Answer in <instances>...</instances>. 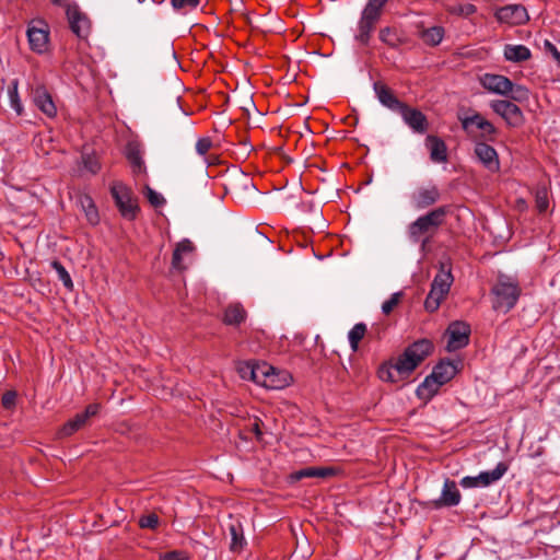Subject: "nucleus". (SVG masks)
Masks as SVG:
<instances>
[{
    "mask_svg": "<svg viewBox=\"0 0 560 560\" xmlns=\"http://www.w3.org/2000/svg\"><path fill=\"white\" fill-rule=\"evenodd\" d=\"M386 2V0H369L362 11V14L378 21L382 14V9Z\"/></svg>",
    "mask_w": 560,
    "mask_h": 560,
    "instance_id": "nucleus-32",
    "label": "nucleus"
},
{
    "mask_svg": "<svg viewBox=\"0 0 560 560\" xmlns=\"http://www.w3.org/2000/svg\"><path fill=\"white\" fill-rule=\"evenodd\" d=\"M100 410V405L98 404H91L89 405L85 410L83 412H81V415L86 419L89 420L91 417L97 415Z\"/></svg>",
    "mask_w": 560,
    "mask_h": 560,
    "instance_id": "nucleus-53",
    "label": "nucleus"
},
{
    "mask_svg": "<svg viewBox=\"0 0 560 560\" xmlns=\"http://www.w3.org/2000/svg\"><path fill=\"white\" fill-rule=\"evenodd\" d=\"M508 96L514 102L522 103V102H526L528 100L529 91L524 85L514 84L511 81V90H509Z\"/></svg>",
    "mask_w": 560,
    "mask_h": 560,
    "instance_id": "nucleus-36",
    "label": "nucleus"
},
{
    "mask_svg": "<svg viewBox=\"0 0 560 560\" xmlns=\"http://www.w3.org/2000/svg\"><path fill=\"white\" fill-rule=\"evenodd\" d=\"M459 120L462 122L463 129L468 135H475L474 127H476L478 130H480V136L488 140H491L492 136L497 132V129L492 125V122L487 120L485 117H482L478 113H475L471 116H465V117L459 116Z\"/></svg>",
    "mask_w": 560,
    "mask_h": 560,
    "instance_id": "nucleus-11",
    "label": "nucleus"
},
{
    "mask_svg": "<svg viewBox=\"0 0 560 560\" xmlns=\"http://www.w3.org/2000/svg\"><path fill=\"white\" fill-rule=\"evenodd\" d=\"M30 95L35 106L48 117H55L57 114L56 105L51 95L39 82H35L30 88Z\"/></svg>",
    "mask_w": 560,
    "mask_h": 560,
    "instance_id": "nucleus-9",
    "label": "nucleus"
},
{
    "mask_svg": "<svg viewBox=\"0 0 560 560\" xmlns=\"http://www.w3.org/2000/svg\"><path fill=\"white\" fill-rule=\"evenodd\" d=\"M376 20H373L371 18H368L365 15H361L360 22H359V34L357 35V39L362 44H368L370 39V35L372 31L374 30V26L376 24Z\"/></svg>",
    "mask_w": 560,
    "mask_h": 560,
    "instance_id": "nucleus-28",
    "label": "nucleus"
},
{
    "mask_svg": "<svg viewBox=\"0 0 560 560\" xmlns=\"http://www.w3.org/2000/svg\"><path fill=\"white\" fill-rule=\"evenodd\" d=\"M490 107L510 127H520L524 122V115L521 108L510 100H493L490 102Z\"/></svg>",
    "mask_w": 560,
    "mask_h": 560,
    "instance_id": "nucleus-7",
    "label": "nucleus"
},
{
    "mask_svg": "<svg viewBox=\"0 0 560 560\" xmlns=\"http://www.w3.org/2000/svg\"><path fill=\"white\" fill-rule=\"evenodd\" d=\"M516 205H517V209L520 211H524V210L527 209V203H526V201L524 199H518Z\"/></svg>",
    "mask_w": 560,
    "mask_h": 560,
    "instance_id": "nucleus-58",
    "label": "nucleus"
},
{
    "mask_svg": "<svg viewBox=\"0 0 560 560\" xmlns=\"http://www.w3.org/2000/svg\"><path fill=\"white\" fill-rule=\"evenodd\" d=\"M480 84L487 91L502 96H508L511 90V80L502 74L486 73L480 78Z\"/></svg>",
    "mask_w": 560,
    "mask_h": 560,
    "instance_id": "nucleus-15",
    "label": "nucleus"
},
{
    "mask_svg": "<svg viewBox=\"0 0 560 560\" xmlns=\"http://www.w3.org/2000/svg\"><path fill=\"white\" fill-rule=\"evenodd\" d=\"M110 192L121 215L133 220L139 212V206L132 190L122 183H115Z\"/></svg>",
    "mask_w": 560,
    "mask_h": 560,
    "instance_id": "nucleus-6",
    "label": "nucleus"
},
{
    "mask_svg": "<svg viewBox=\"0 0 560 560\" xmlns=\"http://www.w3.org/2000/svg\"><path fill=\"white\" fill-rule=\"evenodd\" d=\"M252 370H254L253 362H246L238 368V372H240V375L242 376V378L250 380V381H252V373H250Z\"/></svg>",
    "mask_w": 560,
    "mask_h": 560,
    "instance_id": "nucleus-51",
    "label": "nucleus"
},
{
    "mask_svg": "<svg viewBox=\"0 0 560 560\" xmlns=\"http://www.w3.org/2000/svg\"><path fill=\"white\" fill-rule=\"evenodd\" d=\"M172 266L175 269H183L184 268V266H183V254L182 253H178L177 259H175V250L173 252Z\"/></svg>",
    "mask_w": 560,
    "mask_h": 560,
    "instance_id": "nucleus-54",
    "label": "nucleus"
},
{
    "mask_svg": "<svg viewBox=\"0 0 560 560\" xmlns=\"http://www.w3.org/2000/svg\"><path fill=\"white\" fill-rule=\"evenodd\" d=\"M544 50L547 55H550L560 68V51L558 48L548 39L544 42Z\"/></svg>",
    "mask_w": 560,
    "mask_h": 560,
    "instance_id": "nucleus-44",
    "label": "nucleus"
},
{
    "mask_svg": "<svg viewBox=\"0 0 560 560\" xmlns=\"http://www.w3.org/2000/svg\"><path fill=\"white\" fill-rule=\"evenodd\" d=\"M2 406L5 409H12L15 407L16 402V393L14 390H8L2 396Z\"/></svg>",
    "mask_w": 560,
    "mask_h": 560,
    "instance_id": "nucleus-46",
    "label": "nucleus"
},
{
    "mask_svg": "<svg viewBox=\"0 0 560 560\" xmlns=\"http://www.w3.org/2000/svg\"><path fill=\"white\" fill-rule=\"evenodd\" d=\"M460 492L454 480L446 479L443 486L441 497L433 501V506L440 509L443 506H455L460 502Z\"/></svg>",
    "mask_w": 560,
    "mask_h": 560,
    "instance_id": "nucleus-17",
    "label": "nucleus"
},
{
    "mask_svg": "<svg viewBox=\"0 0 560 560\" xmlns=\"http://www.w3.org/2000/svg\"><path fill=\"white\" fill-rule=\"evenodd\" d=\"M452 12L468 16L476 12V7L474 4H469V3L464 4V5H458V8L453 9Z\"/></svg>",
    "mask_w": 560,
    "mask_h": 560,
    "instance_id": "nucleus-52",
    "label": "nucleus"
},
{
    "mask_svg": "<svg viewBox=\"0 0 560 560\" xmlns=\"http://www.w3.org/2000/svg\"><path fill=\"white\" fill-rule=\"evenodd\" d=\"M460 486L464 488H477L481 487L478 476L471 477L466 476L460 480Z\"/></svg>",
    "mask_w": 560,
    "mask_h": 560,
    "instance_id": "nucleus-50",
    "label": "nucleus"
},
{
    "mask_svg": "<svg viewBox=\"0 0 560 560\" xmlns=\"http://www.w3.org/2000/svg\"><path fill=\"white\" fill-rule=\"evenodd\" d=\"M19 81L13 80L8 88V94L10 98V103L12 108L16 112L18 115L23 113V106L19 96Z\"/></svg>",
    "mask_w": 560,
    "mask_h": 560,
    "instance_id": "nucleus-34",
    "label": "nucleus"
},
{
    "mask_svg": "<svg viewBox=\"0 0 560 560\" xmlns=\"http://www.w3.org/2000/svg\"><path fill=\"white\" fill-rule=\"evenodd\" d=\"M267 378H269V381H271L275 384H279V386L268 387L269 389H280V388H283L287 385H289V383L291 381V376H290L289 373L280 372V371L276 370L273 366H272V373H269Z\"/></svg>",
    "mask_w": 560,
    "mask_h": 560,
    "instance_id": "nucleus-35",
    "label": "nucleus"
},
{
    "mask_svg": "<svg viewBox=\"0 0 560 560\" xmlns=\"http://www.w3.org/2000/svg\"><path fill=\"white\" fill-rule=\"evenodd\" d=\"M67 18L70 30L79 37L86 38L90 34L91 24L88 16L82 13L77 4L67 7Z\"/></svg>",
    "mask_w": 560,
    "mask_h": 560,
    "instance_id": "nucleus-12",
    "label": "nucleus"
},
{
    "mask_svg": "<svg viewBox=\"0 0 560 560\" xmlns=\"http://www.w3.org/2000/svg\"><path fill=\"white\" fill-rule=\"evenodd\" d=\"M492 293L494 295L493 308L506 313L516 304L521 290L517 283L505 276H500L492 288Z\"/></svg>",
    "mask_w": 560,
    "mask_h": 560,
    "instance_id": "nucleus-5",
    "label": "nucleus"
},
{
    "mask_svg": "<svg viewBox=\"0 0 560 560\" xmlns=\"http://www.w3.org/2000/svg\"><path fill=\"white\" fill-rule=\"evenodd\" d=\"M250 431L255 434L257 440H260L262 436V432L260 430L259 421L256 419L254 423L250 425Z\"/></svg>",
    "mask_w": 560,
    "mask_h": 560,
    "instance_id": "nucleus-55",
    "label": "nucleus"
},
{
    "mask_svg": "<svg viewBox=\"0 0 560 560\" xmlns=\"http://www.w3.org/2000/svg\"><path fill=\"white\" fill-rule=\"evenodd\" d=\"M441 198V191L434 184L416 188L410 196V202L416 210H423L435 205Z\"/></svg>",
    "mask_w": 560,
    "mask_h": 560,
    "instance_id": "nucleus-8",
    "label": "nucleus"
},
{
    "mask_svg": "<svg viewBox=\"0 0 560 560\" xmlns=\"http://www.w3.org/2000/svg\"><path fill=\"white\" fill-rule=\"evenodd\" d=\"M80 202L83 210L85 211L88 221L91 224H97L100 217L92 198H90L89 196H84L80 199Z\"/></svg>",
    "mask_w": 560,
    "mask_h": 560,
    "instance_id": "nucleus-33",
    "label": "nucleus"
},
{
    "mask_svg": "<svg viewBox=\"0 0 560 560\" xmlns=\"http://www.w3.org/2000/svg\"><path fill=\"white\" fill-rule=\"evenodd\" d=\"M401 298V292H396L392 294L390 298L382 304V312L385 315H389L394 311V308L400 303Z\"/></svg>",
    "mask_w": 560,
    "mask_h": 560,
    "instance_id": "nucleus-39",
    "label": "nucleus"
},
{
    "mask_svg": "<svg viewBox=\"0 0 560 560\" xmlns=\"http://www.w3.org/2000/svg\"><path fill=\"white\" fill-rule=\"evenodd\" d=\"M141 528L155 529L159 525V516L155 513L143 515L139 520Z\"/></svg>",
    "mask_w": 560,
    "mask_h": 560,
    "instance_id": "nucleus-40",
    "label": "nucleus"
},
{
    "mask_svg": "<svg viewBox=\"0 0 560 560\" xmlns=\"http://www.w3.org/2000/svg\"><path fill=\"white\" fill-rule=\"evenodd\" d=\"M390 33V30L389 28H384V30H381L380 32V37L383 42H387V35Z\"/></svg>",
    "mask_w": 560,
    "mask_h": 560,
    "instance_id": "nucleus-59",
    "label": "nucleus"
},
{
    "mask_svg": "<svg viewBox=\"0 0 560 560\" xmlns=\"http://www.w3.org/2000/svg\"><path fill=\"white\" fill-rule=\"evenodd\" d=\"M229 534L231 536L230 549L233 552H241L246 544L244 538L243 526L241 522L235 521L228 526Z\"/></svg>",
    "mask_w": 560,
    "mask_h": 560,
    "instance_id": "nucleus-22",
    "label": "nucleus"
},
{
    "mask_svg": "<svg viewBox=\"0 0 560 560\" xmlns=\"http://www.w3.org/2000/svg\"><path fill=\"white\" fill-rule=\"evenodd\" d=\"M366 334V325L363 323L355 324L352 329L349 331L348 338L350 342V347L353 351H357L359 348V342L363 339Z\"/></svg>",
    "mask_w": 560,
    "mask_h": 560,
    "instance_id": "nucleus-31",
    "label": "nucleus"
},
{
    "mask_svg": "<svg viewBox=\"0 0 560 560\" xmlns=\"http://www.w3.org/2000/svg\"><path fill=\"white\" fill-rule=\"evenodd\" d=\"M84 167L89 170L92 174H96L100 171L98 161L93 156H84L83 158Z\"/></svg>",
    "mask_w": 560,
    "mask_h": 560,
    "instance_id": "nucleus-48",
    "label": "nucleus"
},
{
    "mask_svg": "<svg viewBox=\"0 0 560 560\" xmlns=\"http://www.w3.org/2000/svg\"><path fill=\"white\" fill-rule=\"evenodd\" d=\"M127 159L130 162L133 172L142 173L145 170L144 162L142 160L141 150L137 144H128L127 147Z\"/></svg>",
    "mask_w": 560,
    "mask_h": 560,
    "instance_id": "nucleus-27",
    "label": "nucleus"
},
{
    "mask_svg": "<svg viewBox=\"0 0 560 560\" xmlns=\"http://www.w3.org/2000/svg\"><path fill=\"white\" fill-rule=\"evenodd\" d=\"M373 89L378 102L393 112L398 113L406 104L399 101L394 91L383 82H375Z\"/></svg>",
    "mask_w": 560,
    "mask_h": 560,
    "instance_id": "nucleus-16",
    "label": "nucleus"
},
{
    "mask_svg": "<svg viewBox=\"0 0 560 560\" xmlns=\"http://www.w3.org/2000/svg\"><path fill=\"white\" fill-rule=\"evenodd\" d=\"M475 153L479 161L492 172L499 170V160L497 151L485 142H478L475 147Z\"/></svg>",
    "mask_w": 560,
    "mask_h": 560,
    "instance_id": "nucleus-18",
    "label": "nucleus"
},
{
    "mask_svg": "<svg viewBox=\"0 0 560 560\" xmlns=\"http://www.w3.org/2000/svg\"><path fill=\"white\" fill-rule=\"evenodd\" d=\"M495 18L501 23L511 25H522L529 20L527 11L522 4H509L502 7L495 12Z\"/></svg>",
    "mask_w": 560,
    "mask_h": 560,
    "instance_id": "nucleus-14",
    "label": "nucleus"
},
{
    "mask_svg": "<svg viewBox=\"0 0 560 560\" xmlns=\"http://www.w3.org/2000/svg\"><path fill=\"white\" fill-rule=\"evenodd\" d=\"M456 372V366L452 362L441 361L434 366L432 373L418 386V397L422 400H430L442 385L455 376Z\"/></svg>",
    "mask_w": 560,
    "mask_h": 560,
    "instance_id": "nucleus-2",
    "label": "nucleus"
},
{
    "mask_svg": "<svg viewBox=\"0 0 560 560\" xmlns=\"http://www.w3.org/2000/svg\"><path fill=\"white\" fill-rule=\"evenodd\" d=\"M446 334L448 336L447 351H456L468 345L470 327L464 322H454L450 324Z\"/></svg>",
    "mask_w": 560,
    "mask_h": 560,
    "instance_id": "nucleus-10",
    "label": "nucleus"
},
{
    "mask_svg": "<svg viewBox=\"0 0 560 560\" xmlns=\"http://www.w3.org/2000/svg\"><path fill=\"white\" fill-rule=\"evenodd\" d=\"M444 36V30L441 26H433L424 30L421 33V38L428 45L435 46L439 45Z\"/></svg>",
    "mask_w": 560,
    "mask_h": 560,
    "instance_id": "nucleus-30",
    "label": "nucleus"
},
{
    "mask_svg": "<svg viewBox=\"0 0 560 560\" xmlns=\"http://www.w3.org/2000/svg\"><path fill=\"white\" fill-rule=\"evenodd\" d=\"M431 240L430 237H422L418 243H420V250L422 253H427L429 250V246H430V243H431Z\"/></svg>",
    "mask_w": 560,
    "mask_h": 560,
    "instance_id": "nucleus-56",
    "label": "nucleus"
},
{
    "mask_svg": "<svg viewBox=\"0 0 560 560\" xmlns=\"http://www.w3.org/2000/svg\"><path fill=\"white\" fill-rule=\"evenodd\" d=\"M159 560H188V556L185 551L173 550L165 553H161Z\"/></svg>",
    "mask_w": 560,
    "mask_h": 560,
    "instance_id": "nucleus-43",
    "label": "nucleus"
},
{
    "mask_svg": "<svg viewBox=\"0 0 560 560\" xmlns=\"http://www.w3.org/2000/svg\"><path fill=\"white\" fill-rule=\"evenodd\" d=\"M425 147L430 152V159L434 163H446L447 162V147L445 142L433 135H429L425 138Z\"/></svg>",
    "mask_w": 560,
    "mask_h": 560,
    "instance_id": "nucleus-19",
    "label": "nucleus"
},
{
    "mask_svg": "<svg viewBox=\"0 0 560 560\" xmlns=\"http://www.w3.org/2000/svg\"><path fill=\"white\" fill-rule=\"evenodd\" d=\"M86 423L88 420L81 413H78L74 416V418L70 419L63 424L60 430V434L63 436H69L83 428Z\"/></svg>",
    "mask_w": 560,
    "mask_h": 560,
    "instance_id": "nucleus-29",
    "label": "nucleus"
},
{
    "mask_svg": "<svg viewBox=\"0 0 560 560\" xmlns=\"http://www.w3.org/2000/svg\"><path fill=\"white\" fill-rule=\"evenodd\" d=\"M199 0H171V4L175 10L182 9H196L199 5Z\"/></svg>",
    "mask_w": 560,
    "mask_h": 560,
    "instance_id": "nucleus-42",
    "label": "nucleus"
},
{
    "mask_svg": "<svg viewBox=\"0 0 560 560\" xmlns=\"http://www.w3.org/2000/svg\"><path fill=\"white\" fill-rule=\"evenodd\" d=\"M508 471V465L505 463H499L495 468L491 471H482L478 475L481 487H488L491 483L498 481Z\"/></svg>",
    "mask_w": 560,
    "mask_h": 560,
    "instance_id": "nucleus-25",
    "label": "nucleus"
},
{
    "mask_svg": "<svg viewBox=\"0 0 560 560\" xmlns=\"http://www.w3.org/2000/svg\"><path fill=\"white\" fill-rule=\"evenodd\" d=\"M504 57L512 62H522L530 58V50L524 45H505Z\"/></svg>",
    "mask_w": 560,
    "mask_h": 560,
    "instance_id": "nucleus-23",
    "label": "nucleus"
},
{
    "mask_svg": "<svg viewBox=\"0 0 560 560\" xmlns=\"http://www.w3.org/2000/svg\"><path fill=\"white\" fill-rule=\"evenodd\" d=\"M212 148V141L210 138H201L196 143V151L200 155H206Z\"/></svg>",
    "mask_w": 560,
    "mask_h": 560,
    "instance_id": "nucleus-45",
    "label": "nucleus"
},
{
    "mask_svg": "<svg viewBox=\"0 0 560 560\" xmlns=\"http://www.w3.org/2000/svg\"><path fill=\"white\" fill-rule=\"evenodd\" d=\"M432 351L433 343L429 339L415 341L397 359L394 369L398 375H409Z\"/></svg>",
    "mask_w": 560,
    "mask_h": 560,
    "instance_id": "nucleus-4",
    "label": "nucleus"
},
{
    "mask_svg": "<svg viewBox=\"0 0 560 560\" xmlns=\"http://www.w3.org/2000/svg\"><path fill=\"white\" fill-rule=\"evenodd\" d=\"M454 281L451 266L447 262H440V270L435 275L429 294L424 301V308L428 312H435L447 296Z\"/></svg>",
    "mask_w": 560,
    "mask_h": 560,
    "instance_id": "nucleus-3",
    "label": "nucleus"
},
{
    "mask_svg": "<svg viewBox=\"0 0 560 560\" xmlns=\"http://www.w3.org/2000/svg\"><path fill=\"white\" fill-rule=\"evenodd\" d=\"M192 250H194L192 243L189 240L185 238V240L180 241L175 247V259H177L178 253H182L184 255V254L191 253Z\"/></svg>",
    "mask_w": 560,
    "mask_h": 560,
    "instance_id": "nucleus-47",
    "label": "nucleus"
},
{
    "mask_svg": "<svg viewBox=\"0 0 560 560\" xmlns=\"http://www.w3.org/2000/svg\"><path fill=\"white\" fill-rule=\"evenodd\" d=\"M334 475V469L330 467H307L294 474V478L300 480L302 478H327Z\"/></svg>",
    "mask_w": 560,
    "mask_h": 560,
    "instance_id": "nucleus-26",
    "label": "nucleus"
},
{
    "mask_svg": "<svg viewBox=\"0 0 560 560\" xmlns=\"http://www.w3.org/2000/svg\"><path fill=\"white\" fill-rule=\"evenodd\" d=\"M535 203L539 213H542L548 209V190L545 186L537 187L535 191Z\"/></svg>",
    "mask_w": 560,
    "mask_h": 560,
    "instance_id": "nucleus-37",
    "label": "nucleus"
},
{
    "mask_svg": "<svg viewBox=\"0 0 560 560\" xmlns=\"http://www.w3.org/2000/svg\"><path fill=\"white\" fill-rule=\"evenodd\" d=\"M51 267L55 269V271L58 275L59 280L63 283V285L72 290L73 289V282L71 280V277L69 272L66 270V268L62 266V264L58 260H54L51 262Z\"/></svg>",
    "mask_w": 560,
    "mask_h": 560,
    "instance_id": "nucleus-38",
    "label": "nucleus"
},
{
    "mask_svg": "<svg viewBox=\"0 0 560 560\" xmlns=\"http://www.w3.org/2000/svg\"><path fill=\"white\" fill-rule=\"evenodd\" d=\"M394 373H397V371L394 369V365H392L390 368L382 366L378 371L380 377L383 381L395 382L396 380Z\"/></svg>",
    "mask_w": 560,
    "mask_h": 560,
    "instance_id": "nucleus-49",
    "label": "nucleus"
},
{
    "mask_svg": "<svg viewBox=\"0 0 560 560\" xmlns=\"http://www.w3.org/2000/svg\"><path fill=\"white\" fill-rule=\"evenodd\" d=\"M27 37L31 49L35 52L42 54L46 50L48 44V32L44 28L35 26L28 27Z\"/></svg>",
    "mask_w": 560,
    "mask_h": 560,
    "instance_id": "nucleus-20",
    "label": "nucleus"
},
{
    "mask_svg": "<svg viewBox=\"0 0 560 560\" xmlns=\"http://www.w3.org/2000/svg\"><path fill=\"white\" fill-rule=\"evenodd\" d=\"M448 213V207H438L417 218L407 228L408 237L412 243H418L422 237L432 238L444 224Z\"/></svg>",
    "mask_w": 560,
    "mask_h": 560,
    "instance_id": "nucleus-1",
    "label": "nucleus"
},
{
    "mask_svg": "<svg viewBox=\"0 0 560 560\" xmlns=\"http://www.w3.org/2000/svg\"><path fill=\"white\" fill-rule=\"evenodd\" d=\"M405 124L416 133H424L429 129V122L425 115L417 108L405 104L398 112Z\"/></svg>",
    "mask_w": 560,
    "mask_h": 560,
    "instance_id": "nucleus-13",
    "label": "nucleus"
},
{
    "mask_svg": "<svg viewBox=\"0 0 560 560\" xmlns=\"http://www.w3.org/2000/svg\"><path fill=\"white\" fill-rule=\"evenodd\" d=\"M145 190H147L145 196H147L149 202L153 207L158 208V207H161V206H163L165 203V199H164V197L161 194L156 192L155 190H153L149 186L145 187Z\"/></svg>",
    "mask_w": 560,
    "mask_h": 560,
    "instance_id": "nucleus-41",
    "label": "nucleus"
},
{
    "mask_svg": "<svg viewBox=\"0 0 560 560\" xmlns=\"http://www.w3.org/2000/svg\"><path fill=\"white\" fill-rule=\"evenodd\" d=\"M253 366L254 370L250 371L253 382L264 387L279 386V384H275L271 381H269V378H267L269 373H272V366L270 364L266 362H253Z\"/></svg>",
    "mask_w": 560,
    "mask_h": 560,
    "instance_id": "nucleus-21",
    "label": "nucleus"
},
{
    "mask_svg": "<svg viewBox=\"0 0 560 560\" xmlns=\"http://www.w3.org/2000/svg\"><path fill=\"white\" fill-rule=\"evenodd\" d=\"M50 1H51L54 4H56V5H60V7H65L66 9H67V7H68L69 4H71V3L69 2V0H50Z\"/></svg>",
    "mask_w": 560,
    "mask_h": 560,
    "instance_id": "nucleus-57",
    "label": "nucleus"
},
{
    "mask_svg": "<svg viewBox=\"0 0 560 560\" xmlns=\"http://www.w3.org/2000/svg\"><path fill=\"white\" fill-rule=\"evenodd\" d=\"M246 318V311L238 304H231L224 311L223 322L226 325H240Z\"/></svg>",
    "mask_w": 560,
    "mask_h": 560,
    "instance_id": "nucleus-24",
    "label": "nucleus"
}]
</instances>
